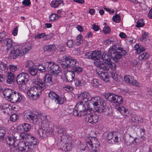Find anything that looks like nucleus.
<instances>
[{
	"instance_id": "1",
	"label": "nucleus",
	"mask_w": 152,
	"mask_h": 152,
	"mask_svg": "<svg viewBox=\"0 0 152 152\" xmlns=\"http://www.w3.org/2000/svg\"><path fill=\"white\" fill-rule=\"evenodd\" d=\"M79 98L84 100V103L87 107L93 105L98 112H102L105 109L106 103L104 100L99 96L91 97L89 93L85 91L80 94Z\"/></svg>"
},
{
	"instance_id": "2",
	"label": "nucleus",
	"mask_w": 152,
	"mask_h": 152,
	"mask_svg": "<svg viewBox=\"0 0 152 152\" xmlns=\"http://www.w3.org/2000/svg\"><path fill=\"white\" fill-rule=\"evenodd\" d=\"M105 96L110 102L119 104L118 105L116 106L115 108L123 115L129 116V113L127 109L120 105L122 103L123 101L121 96L116 95L113 93H108L105 95Z\"/></svg>"
},
{
	"instance_id": "3",
	"label": "nucleus",
	"mask_w": 152,
	"mask_h": 152,
	"mask_svg": "<svg viewBox=\"0 0 152 152\" xmlns=\"http://www.w3.org/2000/svg\"><path fill=\"white\" fill-rule=\"evenodd\" d=\"M105 96L110 102L119 104L118 105L116 106L115 108L123 115L129 116V113L127 109L120 105L122 103L123 101L121 96L116 95L113 93H108L105 95Z\"/></svg>"
},
{
	"instance_id": "4",
	"label": "nucleus",
	"mask_w": 152,
	"mask_h": 152,
	"mask_svg": "<svg viewBox=\"0 0 152 152\" xmlns=\"http://www.w3.org/2000/svg\"><path fill=\"white\" fill-rule=\"evenodd\" d=\"M31 48V46H27L23 44L17 45L11 50L9 57L11 59H15L19 56H22L26 54Z\"/></svg>"
},
{
	"instance_id": "5",
	"label": "nucleus",
	"mask_w": 152,
	"mask_h": 152,
	"mask_svg": "<svg viewBox=\"0 0 152 152\" xmlns=\"http://www.w3.org/2000/svg\"><path fill=\"white\" fill-rule=\"evenodd\" d=\"M102 58L104 62L100 61H98L95 62V64L96 67L106 71H108L109 68H112V69H115V64L110 61V59L112 58L111 56L108 55L106 53H104Z\"/></svg>"
},
{
	"instance_id": "6",
	"label": "nucleus",
	"mask_w": 152,
	"mask_h": 152,
	"mask_svg": "<svg viewBox=\"0 0 152 152\" xmlns=\"http://www.w3.org/2000/svg\"><path fill=\"white\" fill-rule=\"evenodd\" d=\"M108 53L112 57L114 61L117 62L122 56L126 54V52L118 44H116L110 47Z\"/></svg>"
},
{
	"instance_id": "7",
	"label": "nucleus",
	"mask_w": 152,
	"mask_h": 152,
	"mask_svg": "<svg viewBox=\"0 0 152 152\" xmlns=\"http://www.w3.org/2000/svg\"><path fill=\"white\" fill-rule=\"evenodd\" d=\"M32 83L44 90L46 86H49L53 84L52 76L50 74H45L43 77V81L39 79H33Z\"/></svg>"
},
{
	"instance_id": "8",
	"label": "nucleus",
	"mask_w": 152,
	"mask_h": 152,
	"mask_svg": "<svg viewBox=\"0 0 152 152\" xmlns=\"http://www.w3.org/2000/svg\"><path fill=\"white\" fill-rule=\"evenodd\" d=\"M24 116L26 119L34 124H35L37 121L41 122L46 118V117L42 114L37 115L29 110L24 112Z\"/></svg>"
},
{
	"instance_id": "9",
	"label": "nucleus",
	"mask_w": 152,
	"mask_h": 152,
	"mask_svg": "<svg viewBox=\"0 0 152 152\" xmlns=\"http://www.w3.org/2000/svg\"><path fill=\"white\" fill-rule=\"evenodd\" d=\"M80 94L78 97L80 102H77L75 107V110L73 111V114L77 116H82L85 115L87 114V109L86 107V104L84 103V100H80L79 97Z\"/></svg>"
},
{
	"instance_id": "10",
	"label": "nucleus",
	"mask_w": 152,
	"mask_h": 152,
	"mask_svg": "<svg viewBox=\"0 0 152 152\" xmlns=\"http://www.w3.org/2000/svg\"><path fill=\"white\" fill-rule=\"evenodd\" d=\"M33 86L30 88L27 91L28 98L33 100H36L40 96L41 94V90H42L39 86L33 83Z\"/></svg>"
},
{
	"instance_id": "11",
	"label": "nucleus",
	"mask_w": 152,
	"mask_h": 152,
	"mask_svg": "<svg viewBox=\"0 0 152 152\" xmlns=\"http://www.w3.org/2000/svg\"><path fill=\"white\" fill-rule=\"evenodd\" d=\"M87 147L93 152H98L100 150V144L97 139L94 137H87L86 138Z\"/></svg>"
},
{
	"instance_id": "12",
	"label": "nucleus",
	"mask_w": 152,
	"mask_h": 152,
	"mask_svg": "<svg viewBox=\"0 0 152 152\" xmlns=\"http://www.w3.org/2000/svg\"><path fill=\"white\" fill-rule=\"evenodd\" d=\"M41 124L42 128L38 130L37 133L40 137L43 138L49 135L51 129L48 127L49 124L46 118L42 122Z\"/></svg>"
},
{
	"instance_id": "13",
	"label": "nucleus",
	"mask_w": 152,
	"mask_h": 152,
	"mask_svg": "<svg viewBox=\"0 0 152 152\" xmlns=\"http://www.w3.org/2000/svg\"><path fill=\"white\" fill-rule=\"evenodd\" d=\"M63 63L61 64V66L64 68H73L75 66L76 62L75 60L72 58L70 56H64L63 57Z\"/></svg>"
},
{
	"instance_id": "14",
	"label": "nucleus",
	"mask_w": 152,
	"mask_h": 152,
	"mask_svg": "<svg viewBox=\"0 0 152 152\" xmlns=\"http://www.w3.org/2000/svg\"><path fill=\"white\" fill-rule=\"evenodd\" d=\"M29 76L27 73L22 72L19 73L16 78L18 84L24 86L26 84L29 80Z\"/></svg>"
},
{
	"instance_id": "15",
	"label": "nucleus",
	"mask_w": 152,
	"mask_h": 152,
	"mask_svg": "<svg viewBox=\"0 0 152 152\" xmlns=\"http://www.w3.org/2000/svg\"><path fill=\"white\" fill-rule=\"evenodd\" d=\"M18 149L22 152H33L34 151V147L30 146L29 143L27 142H25L23 141H20L17 144Z\"/></svg>"
},
{
	"instance_id": "16",
	"label": "nucleus",
	"mask_w": 152,
	"mask_h": 152,
	"mask_svg": "<svg viewBox=\"0 0 152 152\" xmlns=\"http://www.w3.org/2000/svg\"><path fill=\"white\" fill-rule=\"evenodd\" d=\"M47 70H51V73L53 74H58L61 71V69L58 65L52 62L46 63Z\"/></svg>"
},
{
	"instance_id": "17",
	"label": "nucleus",
	"mask_w": 152,
	"mask_h": 152,
	"mask_svg": "<svg viewBox=\"0 0 152 152\" xmlns=\"http://www.w3.org/2000/svg\"><path fill=\"white\" fill-rule=\"evenodd\" d=\"M118 133L114 132H108L107 133L106 138L108 140H111L110 143L118 142H119V139L118 137Z\"/></svg>"
},
{
	"instance_id": "18",
	"label": "nucleus",
	"mask_w": 152,
	"mask_h": 152,
	"mask_svg": "<svg viewBox=\"0 0 152 152\" xmlns=\"http://www.w3.org/2000/svg\"><path fill=\"white\" fill-rule=\"evenodd\" d=\"M124 80L126 83L138 87L141 86V84L137 80L134 79L133 77L126 75L124 76Z\"/></svg>"
},
{
	"instance_id": "19",
	"label": "nucleus",
	"mask_w": 152,
	"mask_h": 152,
	"mask_svg": "<svg viewBox=\"0 0 152 152\" xmlns=\"http://www.w3.org/2000/svg\"><path fill=\"white\" fill-rule=\"evenodd\" d=\"M26 140H27V142L29 143L30 146L32 145L34 147V150L35 148V146L39 143L37 139L31 135L27 134Z\"/></svg>"
},
{
	"instance_id": "20",
	"label": "nucleus",
	"mask_w": 152,
	"mask_h": 152,
	"mask_svg": "<svg viewBox=\"0 0 152 152\" xmlns=\"http://www.w3.org/2000/svg\"><path fill=\"white\" fill-rule=\"evenodd\" d=\"M15 75L14 73L8 71L6 77V82L9 84H12L15 82Z\"/></svg>"
},
{
	"instance_id": "21",
	"label": "nucleus",
	"mask_w": 152,
	"mask_h": 152,
	"mask_svg": "<svg viewBox=\"0 0 152 152\" xmlns=\"http://www.w3.org/2000/svg\"><path fill=\"white\" fill-rule=\"evenodd\" d=\"M31 126L30 124L24 123L19 126L18 127V130L20 132H25L29 131Z\"/></svg>"
},
{
	"instance_id": "22",
	"label": "nucleus",
	"mask_w": 152,
	"mask_h": 152,
	"mask_svg": "<svg viewBox=\"0 0 152 152\" xmlns=\"http://www.w3.org/2000/svg\"><path fill=\"white\" fill-rule=\"evenodd\" d=\"M99 118V116L96 114H91L85 118V121L89 123L93 124L96 123L98 121Z\"/></svg>"
},
{
	"instance_id": "23",
	"label": "nucleus",
	"mask_w": 152,
	"mask_h": 152,
	"mask_svg": "<svg viewBox=\"0 0 152 152\" xmlns=\"http://www.w3.org/2000/svg\"><path fill=\"white\" fill-rule=\"evenodd\" d=\"M63 2V0H55L51 2L50 5L51 7L56 8L59 6H63L64 4Z\"/></svg>"
},
{
	"instance_id": "24",
	"label": "nucleus",
	"mask_w": 152,
	"mask_h": 152,
	"mask_svg": "<svg viewBox=\"0 0 152 152\" xmlns=\"http://www.w3.org/2000/svg\"><path fill=\"white\" fill-rule=\"evenodd\" d=\"M66 80L68 82H71L75 77V75L73 71H68L66 74Z\"/></svg>"
},
{
	"instance_id": "25",
	"label": "nucleus",
	"mask_w": 152,
	"mask_h": 152,
	"mask_svg": "<svg viewBox=\"0 0 152 152\" xmlns=\"http://www.w3.org/2000/svg\"><path fill=\"white\" fill-rule=\"evenodd\" d=\"M0 109L2 110L3 113L5 114H10L11 112L10 109L11 107L9 106L8 104H3L0 107Z\"/></svg>"
},
{
	"instance_id": "26",
	"label": "nucleus",
	"mask_w": 152,
	"mask_h": 152,
	"mask_svg": "<svg viewBox=\"0 0 152 152\" xmlns=\"http://www.w3.org/2000/svg\"><path fill=\"white\" fill-rule=\"evenodd\" d=\"M27 136V134H26L23 132H20L15 134L14 137L17 140H26Z\"/></svg>"
},
{
	"instance_id": "27",
	"label": "nucleus",
	"mask_w": 152,
	"mask_h": 152,
	"mask_svg": "<svg viewBox=\"0 0 152 152\" xmlns=\"http://www.w3.org/2000/svg\"><path fill=\"white\" fill-rule=\"evenodd\" d=\"M136 139L135 138H134L132 136L129 135V138L126 139L125 140V144L127 146H129L132 144L136 143Z\"/></svg>"
},
{
	"instance_id": "28",
	"label": "nucleus",
	"mask_w": 152,
	"mask_h": 152,
	"mask_svg": "<svg viewBox=\"0 0 152 152\" xmlns=\"http://www.w3.org/2000/svg\"><path fill=\"white\" fill-rule=\"evenodd\" d=\"M13 91L9 88L4 89L3 91V94L6 98L9 99Z\"/></svg>"
},
{
	"instance_id": "29",
	"label": "nucleus",
	"mask_w": 152,
	"mask_h": 152,
	"mask_svg": "<svg viewBox=\"0 0 152 152\" xmlns=\"http://www.w3.org/2000/svg\"><path fill=\"white\" fill-rule=\"evenodd\" d=\"M8 69V67L7 64L3 62L0 63V72L3 73L7 72Z\"/></svg>"
},
{
	"instance_id": "30",
	"label": "nucleus",
	"mask_w": 152,
	"mask_h": 152,
	"mask_svg": "<svg viewBox=\"0 0 152 152\" xmlns=\"http://www.w3.org/2000/svg\"><path fill=\"white\" fill-rule=\"evenodd\" d=\"M131 119L132 122L136 123H141L143 121L142 117L139 115H133Z\"/></svg>"
},
{
	"instance_id": "31",
	"label": "nucleus",
	"mask_w": 152,
	"mask_h": 152,
	"mask_svg": "<svg viewBox=\"0 0 152 152\" xmlns=\"http://www.w3.org/2000/svg\"><path fill=\"white\" fill-rule=\"evenodd\" d=\"M92 59L99 60L102 58L101 53L99 51H93Z\"/></svg>"
},
{
	"instance_id": "32",
	"label": "nucleus",
	"mask_w": 152,
	"mask_h": 152,
	"mask_svg": "<svg viewBox=\"0 0 152 152\" xmlns=\"http://www.w3.org/2000/svg\"><path fill=\"white\" fill-rule=\"evenodd\" d=\"M99 76L101 79L106 82H109L110 81L109 78L107 76V73L106 72H102L99 74Z\"/></svg>"
},
{
	"instance_id": "33",
	"label": "nucleus",
	"mask_w": 152,
	"mask_h": 152,
	"mask_svg": "<svg viewBox=\"0 0 152 152\" xmlns=\"http://www.w3.org/2000/svg\"><path fill=\"white\" fill-rule=\"evenodd\" d=\"M72 70L74 73L75 74L76 73V75L77 76L82 73L83 68L80 66H75L73 68Z\"/></svg>"
},
{
	"instance_id": "34",
	"label": "nucleus",
	"mask_w": 152,
	"mask_h": 152,
	"mask_svg": "<svg viewBox=\"0 0 152 152\" xmlns=\"http://www.w3.org/2000/svg\"><path fill=\"white\" fill-rule=\"evenodd\" d=\"M56 129L57 131L59 134H61L62 135L63 137L66 136L67 134L66 129L64 128H62L61 126H58Z\"/></svg>"
},
{
	"instance_id": "35",
	"label": "nucleus",
	"mask_w": 152,
	"mask_h": 152,
	"mask_svg": "<svg viewBox=\"0 0 152 152\" xmlns=\"http://www.w3.org/2000/svg\"><path fill=\"white\" fill-rule=\"evenodd\" d=\"M7 143L9 145L12 146L15 145V140L14 138L10 136H8L6 139Z\"/></svg>"
},
{
	"instance_id": "36",
	"label": "nucleus",
	"mask_w": 152,
	"mask_h": 152,
	"mask_svg": "<svg viewBox=\"0 0 152 152\" xmlns=\"http://www.w3.org/2000/svg\"><path fill=\"white\" fill-rule=\"evenodd\" d=\"M149 39L148 33L145 32L143 33L141 37L140 38V41L144 43H145Z\"/></svg>"
},
{
	"instance_id": "37",
	"label": "nucleus",
	"mask_w": 152,
	"mask_h": 152,
	"mask_svg": "<svg viewBox=\"0 0 152 152\" xmlns=\"http://www.w3.org/2000/svg\"><path fill=\"white\" fill-rule=\"evenodd\" d=\"M5 133V128L4 127H0V141L3 140Z\"/></svg>"
},
{
	"instance_id": "38",
	"label": "nucleus",
	"mask_w": 152,
	"mask_h": 152,
	"mask_svg": "<svg viewBox=\"0 0 152 152\" xmlns=\"http://www.w3.org/2000/svg\"><path fill=\"white\" fill-rule=\"evenodd\" d=\"M60 16L61 15H59L52 13L49 16L50 20L51 21H53L55 20H58Z\"/></svg>"
},
{
	"instance_id": "39",
	"label": "nucleus",
	"mask_w": 152,
	"mask_h": 152,
	"mask_svg": "<svg viewBox=\"0 0 152 152\" xmlns=\"http://www.w3.org/2000/svg\"><path fill=\"white\" fill-rule=\"evenodd\" d=\"M148 54L146 52H144L140 54L138 57V59L139 60H146L149 57Z\"/></svg>"
},
{
	"instance_id": "40",
	"label": "nucleus",
	"mask_w": 152,
	"mask_h": 152,
	"mask_svg": "<svg viewBox=\"0 0 152 152\" xmlns=\"http://www.w3.org/2000/svg\"><path fill=\"white\" fill-rule=\"evenodd\" d=\"M75 84L76 86H81L83 84H85L86 83V80H84L83 78L82 79L81 81L79 80L78 79H77L75 80Z\"/></svg>"
},
{
	"instance_id": "41",
	"label": "nucleus",
	"mask_w": 152,
	"mask_h": 152,
	"mask_svg": "<svg viewBox=\"0 0 152 152\" xmlns=\"http://www.w3.org/2000/svg\"><path fill=\"white\" fill-rule=\"evenodd\" d=\"M5 43L7 47V50H9L10 48L13 44L12 40L9 38H7L5 39Z\"/></svg>"
},
{
	"instance_id": "42",
	"label": "nucleus",
	"mask_w": 152,
	"mask_h": 152,
	"mask_svg": "<svg viewBox=\"0 0 152 152\" xmlns=\"http://www.w3.org/2000/svg\"><path fill=\"white\" fill-rule=\"evenodd\" d=\"M135 48L137 53L138 54L144 51L145 50L144 48L138 44H136L135 46Z\"/></svg>"
},
{
	"instance_id": "43",
	"label": "nucleus",
	"mask_w": 152,
	"mask_h": 152,
	"mask_svg": "<svg viewBox=\"0 0 152 152\" xmlns=\"http://www.w3.org/2000/svg\"><path fill=\"white\" fill-rule=\"evenodd\" d=\"M18 92L15 91H13V93H12L11 96H10V99L11 101L13 103H15V101L16 99V97L18 93Z\"/></svg>"
},
{
	"instance_id": "44",
	"label": "nucleus",
	"mask_w": 152,
	"mask_h": 152,
	"mask_svg": "<svg viewBox=\"0 0 152 152\" xmlns=\"http://www.w3.org/2000/svg\"><path fill=\"white\" fill-rule=\"evenodd\" d=\"M28 70L29 73L33 76L36 75L37 72V69L36 68H34V66L31 68H29Z\"/></svg>"
},
{
	"instance_id": "45",
	"label": "nucleus",
	"mask_w": 152,
	"mask_h": 152,
	"mask_svg": "<svg viewBox=\"0 0 152 152\" xmlns=\"http://www.w3.org/2000/svg\"><path fill=\"white\" fill-rule=\"evenodd\" d=\"M48 96L51 99L56 101L58 95L55 93L50 91L48 94Z\"/></svg>"
},
{
	"instance_id": "46",
	"label": "nucleus",
	"mask_w": 152,
	"mask_h": 152,
	"mask_svg": "<svg viewBox=\"0 0 152 152\" xmlns=\"http://www.w3.org/2000/svg\"><path fill=\"white\" fill-rule=\"evenodd\" d=\"M91 84L93 87L97 88L100 85L99 81L97 79H94L91 82Z\"/></svg>"
},
{
	"instance_id": "47",
	"label": "nucleus",
	"mask_w": 152,
	"mask_h": 152,
	"mask_svg": "<svg viewBox=\"0 0 152 152\" xmlns=\"http://www.w3.org/2000/svg\"><path fill=\"white\" fill-rule=\"evenodd\" d=\"M111 77L116 81H118L121 79V77L114 72H112Z\"/></svg>"
},
{
	"instance_id": "48",
	"label": "nucleus",
	"mask_w": 152,
	"mask_h": 152,
	"mask_svg": "<svg viewBox=\"0 0 152 152\" xmlns=\"http://www.w3.org/2000/svg\"><path fill=\"white\" fill-rule=\"evenodd\" d=\"M54 45H47L44 47V50L45 51H51L54 49Z\"/></svg>"
},
{
	"instance_id": "49",
	"label": "nucleus",
	"mask_w": 152,
	"mask_h": 152,
	"mask_svg": "<svg viewBox=\"0 0 152 152\" xmlns=\"http://www.w3.org/2000/svg\"><path fill=\"white\" fill-rule=\"evenodd\" d=\"M46 63L44 64L39 65L37 67L38 69L42 72H45L47 70L46 67Z\"/></svg>"
},
{
	"instance_id": "50",
	"label": "nucleus",
	"mask_w": 152,
	"mask_h": 152,
	"mask_svg": "<svg viewBox=\"0 0 152 152\" xmlns=\"http://www.w3.org/2000/svg\"><path fill=\"white\" fill-rule=\"evenodd\" d=\"M93 51H90L86 53L84 55V58L86 59H92Z\"/></svg>"
},
{
	"instance_id": "51",
	"label": "nucleus",
	"mask_w": 152,
	"mask_h": 152,
	"mask_svg": "<svg viewBox=\"0 0 152 152\" xmlns=\"http://www.w3.org/2000/svg\"><path fill=\"white\" fill-rule=\"evenodd\" d=\"M25 66L27 67L31 68L35 65L34 63L31 61L28 60L26 61L25 63Z\"/></svg>"
},
{
	"instance_id": "52",
	"label": "nucleus",
	"mask_w": 152,
	"mask_h": 152,
	"mask_svg": "<svg viewBox=\"0 0 152 152\" xmlns=\"http://www.w3.org/2000/svg\"><path fill=\"white\" fill-rule=\"evenodd\" d=\"M63 138H65V140H66L70 144H71L74 141V140H72V138L67 134H66V135L65 136L63 137Z\"/></svg>"
},
{
	"instance_id": "53",
	"label": "nucleus",
	"mask_w": 152,
	"mask_h": 152,
	"mask_svg": "<svg viewBox=\"0 0 152 152\" xmlns=\"http://www.w3.org/2000/svg\"><path fill=\"white\" fill-rule=\"evenodd\" d=\"M23 96L21 94L18 93L16 97V99L15 101V103L20 102L21 101Z\"/></svg>"
},
{
	"instance_id": "54",
	"label": "nucleus",
	"mask_w": 152,
	"mask_h": 152,
	"mask_svg": "<svg viewBox=\"0 0 152 152\" xmlns=\"http://www.w3.org/2000/svg\"><path fill=\"white\" fill-rule=\"evenodd\" d=\"M144 25V23L142 19H140L138 20L137 24L136 26L137 27L139 28L142 27Z\"/></svg>"
},
{
	"instance_id": "55",
	"label": "nucleus",
	"mask_w": 152,
	"mask_h": 152,
	"mask_svg": "<svg viewBox=\"0 0 152 152\" xmlns=\"http://www.w3.org/2000/svg\"><path fill=\"white\" fill-rule=\"evenodd\" d=\"M112 19L115 22L118 23L120 21L121 18L119 15H116L113 17Z\"/></svg>"
},
{
	"instance_id": "56",
	"label": "nucleus",
	"mask_w": 152,
	"mask_h": 152,
	"mask_svg": "<svg viewBox=\"0 0 152 152\" xmlns=\"http://www.w3.org/2000/svg\"><path fill=\"white\" fill-rule=\"evenodd\" d=\"M18 118V116L16 114L14 113L10 116V120L11 121L15 122L17 121Z\"/></svg>"
},
{
	"instance_id": "57",
	"label": "nucleus",
	"mask_w": 152,
	"mask_h": 152,
	"mask_svg": "<svg viewBox=\"0 0 152 152\" xmlns=\"http://www.w3.org/2000/svg\"><path fill=\"white\" fill-rule=\"evenodd\" d=\"M67 45L69 48H71L74 45V42L72 39L69 40L67 42Z\"/></svg>"
},
{
	"instance_id": "58",
	"label": "nucleus",
	"mask_w": 152,
	"mask_h": 152,
	"mask_svg": "<svg viewBox=\"0 0 152 152\" xmlns=\"http://www.w3.org/2000/svg\"><path fill=\"white\" fill-rule=\"evenodd\" d=\"M10 70L12 72H14L16 71L18 68L17 66L13 65H10L9 66Z\"/></svg>"
},
{
	"instance_id": "59",
	"label": "nucleus",
	"mask_w": 152,
	"mask_h": 152,
	"mask_svg": "<svg viewBox=\"0 0 152 152\" xmlns=\"http://www.w3.org/2000/svg\"><path fill=\"white\" fill-rule=\"evenodd\" d=\"M82 36L81 35H79L76 37V39L77 40V42L78 44H80L83 42V40L82 39Z\"/></svg>"
},
{
	"instance_id": "60",
	"label": "nucleus",
	"mask_w": 152,
	"mask_h": 152,
	"mask_svg": "<svg viewBox=\"0 0 152 152\" xmlns=\"http://www.w3.org/2000/svg\"><path fill=\"white\" fill-rule=\"evenodd\" d=\"M46 36V34L44 33H41V34H37L35 37V38L37 39H40L41 38L44 37Z\"/></svg>"
},
{
	"instance_id": "61",
	"label": "nucleus",
	"mask_w": 152,
	"mask_h": 152,
	"mask_svg": "<svg viewBox=\"0 0 152 152\" xmlns=\"http://www.w3.org/2000/svg\"><path fill=\"white\" fill-rule=\"evenodd\" d=\"M57 98V100L56 101H57V103L59 104H62L63 103L64 98H61L58 96V97Z\"/></svg>"
},
{
	"instance_id": "62",
	"label": "nucleus",
	"mask_w": 152,
	"mask_h": 152,
	"mask_svg": "<svg viewBox=\"0 0 152 152\" xmlns=\"http://www.w3.org/2000/svg\"><path fill=\"white\" fill-rule=\"evenodd\" d=\"M22 4L26 6H28L31 4L30 0H24L22 2Z\"/></svg>"
},
{
	"instance_id": "63",
	"label": "nucleus",
	"mask_w": 152,
	"mask_h": 152,
	"mask_svg": "<svg viewBox=\"0 0 152 152\" xmlns=\"http://www.w3.org/2000/svg\"><path fill=\"white\" fill-rule=\"evenodd\" d=\"M110 31V28L108 26L105 27L103 29V31L105 34H107Z\"/></svg>"
},
{
	"instance_id": "64",
	"label": "nucleus",
	"mask_w": 152,
	"mask_h": 152,
	"mask_svg": "<svg viewBox=\"0 0 152 152\" xmlns=\"http://www.w3.org/2000/svg\"><path fill=\"white\" fill-rule=\"evenodd\" d=\"M134 39L132 38H128L126 39V42L128 44H131L133 42Z\"/></svg>"
}]
</instances>
